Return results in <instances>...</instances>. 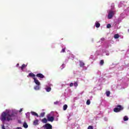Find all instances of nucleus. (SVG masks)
<instances>
[{"mask_svg":"<svg viewBox=\"0 0 129 129\" xmlns=\"http://www.w3.org/2000/svg\"><path fill=\"white\" fill-rule=\"evenodd\" d=\"M18 114V110L16 109H6L3 111L1 115L0 119L3 123L6 121L8 122L14 120Z\"/></svg>","mask_w":129,"mask_h":129,"instance_id":"1","label":"nucleus"},{"mask_svg":"<svg viewBox=\"0 0 129 129\" xmlns=\"http://www.w3.org/2000/svg\"><path fill=\"white\" fill-rule=\"evenodd\" d=\"M108 47H109L108 43H105L103 45L102 51H101V50H97L96 52V55L102 56H104L105 53L106 56H109V51L108 50H106V49H108Z\"/></svg>","mask_w":129,"mask_h":129,"instance_id":"2","label":"nucleus"},{"mask_svg":"<svg viewBox=\"0 0 129 129\" xmlns=\"http://www.w3.org/2000/svg\"><path fill=\"white\" fill-rule=\"evenodd\" d=\"M108 14V19L110 20L113 18V16L115 15V9H114V7L112 6L111 9L107 11Z\"/></svg>","mask_w":129,"mask_h":129,"instance_id":"3","label":"nucleus"},{"mask_svg":"<svg viewBox=\"0 0 129 129\" xmlns=\"http://www.w3.org/2000/svg\"><path fill=\"white\" fill-rule=\"evenodd\" d=\"M110 77H111V76L109 74H104V76L98 80V82L101 83L104 82L106 78H110Z\"/></svg>","mask_w":129,"mask_h":129,"instance_id":"4","label":"nucleus"},{"mask_svg":"<svg viewBox=\"0 0 129 129\" xmlns=\"http://www.w3.org/2000/svg\"><path fill=\"white\" fill-rule=\"evenodd\" d=\"M123 110V107L120 105H118L113 109L114 112H119Z\"/></svg>","mask_w":129,"mask_h":129,"instance_id":"5","label":"nucleus"},{"mask_svg":"<svg viewBox=\"0 0 129 129\" xmlns=\"http://www.w3.org/2000/svg\"><path fill=\"white\" fill-rule=\"evenodd\" d=\"M79 65L81 68H83V70H87V67H85V63L83 60H79Z\"/></svg>","mask_w":129,"mask_h":129,"instance_id":"6","label":"nucleus"},{"mask_svg":"<svg viewBox=\"0 0 129 129\" xmlns=\"http://www.w3.org/2000/svg\"><path fill=\"white\" fill-rule=\"evenodd\" d=\"M51 86H53V85H52V84H51L50 83H49L48 84H47L45 85V89L46 92H50V91H51Z\"/></svg>","mask_w":129,"mask_h":129,"instance_id":"7","label":"nucleus"},{"mask_svg":"<svg viewBox=\"0 0 129 129\" xmlns=\"http://www.w3.org/2000/svg\"><path fill=\"white\" fill-rule=\"evenodd\" d=\"M47 118L48 121H51V122H53V121H54V117L51 116V114H48L47 115Z\"/></svg>","mask_w":129,"mask_h":129,"instance_id":"8","label":"nucleus"},{"mask_svg":"<svg viewBox=\"0 0 129 129\" xmlns=\"http://www.w3.org/2000/svg\"><path fill=\"white\" fill-rule=\"evenodd\" d=\"M34 89L36 91H39V90H41V85H37L34 86Z\"/></svg>","mask_w":129,"mask_h":129,"instance_id":"9","label":"nucleus"},{"mask_svg":"<svg viewBox=\"0 0 129 129\" xmlns=\"http://www.w3.org/2000/svg\"><path fill=\"white\" fill-rule=\"evenodd\" d=\"M125 4H126V2L122 1L120 2L118 5V8H121L122 7H124V6H125Z\"/></svg>","mask_w":129,"mask_h":129,"instance_id":"10","label":"nucleus"},{"mask_svg":"<svg viewBox=\"0 0 129 129\" xmlns=\"http://www.w3.org/2000/svg\"><path fill=\"white\" fill-rule=\"evenodd\" d=\"M27 65L28 64H23L21 67H19V68L21 69V70L22 72H25V71H25L24 69L26 68V67H27Z\"/></svg>","mask_w":129,"mask_h":129,"instance_id":"11","label":"nucleus"},{"mask_svg":"<svg viewBox=\"0 0 129 129\" xmlns=\"http://www.w3.org/2000/svg\"><path fill=\"white\" fill-rule=\"evenodd\" d=\"M45 129H52V125L46 123L44 126Z\"/></svg>","mask_w":129,"mask_h":129,"instance_id":"12","label":"nucleus"},{"mask_svg":"<svg viewBox=\"0 0 129 129\" xmlns=\"http://www.w3.org/2000/svg\"><path fill=\"white\" fill-rule=\"evenodd\" d=\"M34 82L35 83L36 85H41V83L39 81V80L37 79L36 78H33Z\"/></svg>","mask_w":129,"mask_h":129,"instance_id":"13","label":"nucleus"},{"mask_svg":"<svg viewBox=\"0 0 129 129\" xmlns=\"http://www.w3.org/2000/svg\"><path fill=\"white\" fill-rule=\"evenodd\" d=\"M32 77L33 79H34V78H35V77H36V75L35 74H34L33 73H30L29 74L28 76H27V77Z\"/></svg>","mask_w":129,"mask_h":129,"instance_id":"14","label":"nucleus"},{"mask_svg":"<svg viewBox=\"0 0 129 129\" xmlns=\"http://www.w3.org/2000/svg\"><path fill=\"white\" fill-rule=\"evenodd\" d=\"M39 124V120L35 119L33 121V125H38Z\"/></svg>","mask_w":129,"mask_h":129,"instance_id":"15","label":"nucleus"},{"mask_svg":"<svg viewBox=\"0 0 129 129\" xmlns=\"http://www.w3.org/2000/svg\"><path fill=\"white\" fill-rule=\"evenodd\" d=\"M36 77H39V78H44V77H45V76L42 74H37L36 75Z\"/></svg>","mask_w":129,"mask_h":129,"instance_id":"16","label":"nucleus"},{"mask_svg":"<svg viewBox=\"0 0 129 129\" xmlns=\"http://www.w3.org/2000/svg\"><path fill=\"white\" fill-rule=\"evenodd\" d=\"M95 26L96 28H99L100 27V23L98 21H96L95 23Z\"/></svg>","mask_w":129,"mask_h":129,"instance_id":"17","label":"nucleus"},{"mask_svg":"<svg viewBox=\"0 0 129 129\" xmlns=\"http://www.w3.org/2000/svg\"><path fill=\"white\" fill-rule=\"evenodd\" d=\"M31 113L32 115H34V116H37V117H39V115H38V113H36L35 112L31 111Z\"/></svg>","mask_w":129,"mask_h":129,"instance_id":"18","label":"nucleus"},{"mask_svg":"<svg viewBox=\"0 0 129 129\" xmlns=\"http://www.w3.org/2000/svg\"><path fill=\"white\" fill-rule=\"evenodd\" d=\"M41 121L43 122V123H47V122H48V119H47L46 118H44L42 119Z\"/></svg>","mask_w":129,"mask_h":129,"instance_id":"19","label":"nucleus"},{"mask_svg":"<svg viewBox=\"0 0 129 129\" xmlns=\"http://www.w3.org/2000/svg\"><path fill=\"white\" fill-rule=\"evenodd\" d=\"M28 126H29L28 125L27 122H25L23 123V127H24V128H28Z\"/></svg>","mask_w":129,"mask_h":129,"instance_id":"20","label":"nucleus"},{"mask_svg":"<svg viewBox=\"0 0 129 129\" xmlns=\"http://www.w3.org/2000/svg\"><path fill=\"white\" fill-rule=\"evenodd\" d=\"M74 55L72 54H70V56L68 57L69 59H71L72 60H73L74 59Z\"/></svg>","mask_w":129,"mask_h":129,"instance_id":"21","label":"nucleus"},{"mask_svg":"<svg viewBox=\"0 0 129 129\" xmlns=\"http://www.w3.org/2000/svg\"><path fill=\"white\" fill-rule=\"evenodd\" d=\"M67 108H68V105H67V104H65L63 106V110H67Z\"/></svg>","mask_w":129,"mask_h":129,"instance_id":"22","label":"nucleus"},{"mask_svg":"<svg viewBox=\"0 0 129 129\" xmlns=\"http://www.w3.org/2000/svg\"><path fill=\"white\" fill-rule=\"evenodd\" d=\"M99 64H100V66H102V65H103V64H104V60H103L102 59L100 61Z\"/></svg>","mask_w":129,"mask_h":129,"instance_id":"23","label":"nucleus"},{"mask_svg":"<svg viewBox=\"0 0 129 129\" xmlns=\"http://www.w3.org/2000/svg\"><path fill=\"white\" fill-rule=\"evenodd\" d=\"M25 114L26 118H30V112H28Z\"/></svg>","mask_w":129,"mask_h":129,"instance_id":"24","label":"nucleus"},{"mask_svg":"<svg viewBox=\"0 0 129 129\" xmlns=\"http://www.w3.org/2000/svg\"><path fill=\"white\" fill-rule=\"evenodd\" d=\"M123 120L124 121H126L127 120H128V117H127V116H124L123 117Z\"/></svg>","mask_w":129,"mask_h":129,"instance_id":"25","label":"nucleus"},{"mask_svg":"<svg viewBox=\"0 0 129 129\" xmlns=\"http://www.w3.org/2000/svg\"><path fill=\"white\" fill-rule=\"evenodd\" d=\"M74 86H75V88H77V86H78V83L77 82H75L74 83Z\"/></svg>","mask_w":129,"mask_h":129,"instance_id":"26","label":"nucleus"},{"mask_svg":"<svg viewBox=\"0 0 129 129\" xmlns=\"http://www.w3.org/2000/svg\"><path fill=\"white\" fill-rule=\"evenodd\" d=\"M45 116V112L41 113L40 115L38 117H44Z\"/></svg>","mask_w":129,"mask_h":129,"instance_id":"27","label":"nucleus"},{"mask_svg":"<svg viewBox=\"0 0 129 129\" xmlns=\"http://www.w3.org/2000/svg\"><path fill=\"white\" fill-rule=\"evenodd\" d=\"M114 39H118V38H119V35H118V34H115L114 35Z\"/></svg>","mask_w":129,"mask_h":129,"instance_id":"28","label":"nucleus"},{"mask_svg":"<svg viewBox=\"0 0 129 129\" xmlns=\"http://www.w3.org/2000/svg\"><path fill=\"white\" fill-rule=\"evenodd\" d=\"M106 95L108 97V96H109V95H110V92L109 91H106Z\"/></svg>","mask_w":129,"mask_h":129,"instance_id":"29","label":"nucleus"},{"mask_svg":"<svg viewBox=\"0 0 129 129\" xmlns=\"http://www.w3.org/2000/svg\"><path fill=\"white\" fill-rule=\"evenodd\" d=\"M103 41H104V38H101L100 41L97 42V44H99L100 42L102 43Z\"/></svg>","mask_w":129,"mask_h":129,"instance_id":"30","label":"nucleus"},{"mask_svg":"<svg viewBox=\"0 0 129 129\" xmlns=\"http://www.w3.org/2000/svg\"><path fill=\"white\" fill-rule=\"evenodd\" d=\"M66 66V65H65V64L63 63L61 66L60 67L61 69H64V68H65V67Z\"/></svg>","mask_w":129,"mask_h":129,"instance_id":"31","label":"nucleus"},{"mask_svg":"<svg viewBox=\"0 0 129 129\" xmlns=\"http://www.w3.org/2000/svg\"><path fill=\"white\" fill-rule=\"evenodd\" d=\"M90 100H87V102H86V104L87 105H89V104H90Z\"/></svg>","mask_w":129,"mask_h":129,"instance_id":"32","label":"nucleus"},{"mask_svg":"<svg viewBox=\"0 0 129 129\" xmlns=\"http://www.w3.org/2000/svg\"><path fill=\"white\" fill-rule=\"evenodd\" d=\"M111 28V25L110 24H107V29H110Z\"/></svg>","mask_w":129,"mask_h":129,"instance_id":"33","label":"nucleus"},{"mask_svg":"<svg viewBox=\"0 0 129 129\" xmlns=\"http://www.w3.org/2000/svg\"><path fill=\"white\" fill-rule=\"evenodd\" d=\"M90 59H92V60H95L93 55H91L90 57Z\"/></svg>","mask_w":129,"mask_h":129,"instance_id":"34","label":"nucleus"},{"mask_svg":"<svg viewBox=\"0 0 129 129\" xmlns=\"http://www.w3.org/2000/svg\"><path fill=\"white\" fill-rule=\"evenodd\" d=\"M101 113V112H98V113H97V112H95L96 115H99V114H100Z\"/></svg>","mask_w":129,"mask_h":129,"instance_id":"35","label":"nucleus"},{"mask_svg":"<svg viewBox=\"0 0 129 129\" xmlns=\"http://www.w3.org/2000/svg\"><path fill=\"white\" fill-rule=\"evenodd\" d=\"M59 104L58 101L54 102V104H55V105H57V104Z\"/></svg>","mask_w":129,"mask_h":129,"instance_id":"36","label":"nucleus"},{"mask_svg":"<svg viewBox=\"0 0 129 129\" xmlns=\"http://www.w3.org/2000/svg\"><path fill=\"white\" fill-rule=\"evenodd\" d=\"M64 52H65V48H62L61 51V53H64Z\"/></svg>","mask_w":129,"mask_h":129,"instance_id":"37","label":"nucleus"},{"mask_svg":"<svg viewBox=\"0 0 129 129\" xmlns=\"http://www.w3.org/2000/svg\"><path fill=\"white\" fill-rule=\"evenodd\" d=\"M95 120H97L98 119H99V117L98 116L95 117Z\"/></svg>","mask_w":129,"mask_h":129,"instance_id":"38","label":"nucleus"},{"mask_svg":"<svg viewBox=\"0 0 129 129\" xmlns=\"http://www.w3.org/2000/svg\"><path fill=\"white\" fill-rule=\"evenodd\" d=\"M88 129H93V127L92 126H89Z\"/></svg>","mask_w":129,"mask_h":129,"instance_id":"39","label":"nucleus"},{"mask_svg":"<svg viewBox=\"0 0 129 129\" xmlns=\"http://www.w3.org/2000/svg\"><path fill=\"white\" fill-rule=\"evenodd\" d=\"M107 117H105L104 118V120L105 121H107Z\"/></svg>","mask_w":129,"mask_h":129,"instance_id":"40","label":"nucleus"},{"mask_svg":"<svg viewBox=\"0 0 129 129\" xmlns=\"http://www.w3.org/2000/svg\"><path fill=\"white\" fill-rule=\"evenodd\" d=\"M14 129H23L21 127H17L16 128H14Z\"/></svg>","mask_w":129,"mask_h":129,"instance_id":"41","label":"nucleus"},{"mask_svg":"<svg viewBox=\"0 0 129 129\" xmlns=\"http://www.w3.org/2000/svg\"><path fill=\"white\" fill-rule=\"evenodd\" d=\"M2 129H6V128L5 127V125H4V124L2 125Z\"/></svg>","mask_w":129,"mask_h":129,"instance_id":"42","label":"nucleus"},{"mask_svg":"<svg viewBox=\"0 0 129 129\" xmlns=\"http://www.w3.org/2000/svg\"><path fill=\"white\" fill-rule=\"evenodd\" d=\"M73 85H74L73 83H71V84H70V87H72V86H73Z\"/></svg>","mask_w":129,"mask_h":129,"instance_id":"43","label":"nucleus"},{"mask_svg":"<svg viewBox=\"0 0 129 129\" xmlns=\"http://www.w3.org/2000/svg\"><path fill=\"white\" fill-rule=\"evenodd\" d=\"M97 73V74H98V75H100V74H101L100 71H98Z\"/></svg>","mask_w":129,"mask_h":129,"instance_id":"44","label":"nucleus"},{"mask_svg":"<svg viewBox=\"0 0 129 129\" xmlns=\"http://www.w3.org/2000/svg\"><path fill=\"white\" fill-rule=\"evenodd\" d=\"M22 111H23V108L20 109L19 112H22Z\"/></svg>","mask_w":129,"mask_h":129,"instance_id":"45","label":"nucleus"},{"mask_svg":"<svg viewBox=\"0 0 129 129\" xmlns=\"http://www.w3.org/2000/svg\"><path fill=\"white\" fill-rule=\"evenodd\" d=\"M67 62H68V59H66L65 62H66V63H67Z\"/></svg>","mask_w":129,"mask_h":129,"instance_id":"46","label":"nucleus"},{"mask_svg":"<svg viewBox=\"0 0 129 129\" xmlns=\"http://www.w3.org/2000/svg\"><path fill=\"white\" fill-rule=\"evenodd\" d=\"M19 63H17V64H16V67H19Z\"/></svg>","mask_w":129,"mask_h":129,"instance_id":"47","label":"nucleus"},{"mask_svg":"<svg viewBox=\"0 0 129 129\" xmlns=\"http://www.w3.org/2000/svg\"><path fill=\"white\" fill-rule=\"evenodd\" d=\"M123 78H122V80H121V81H122V80H123Z\"/></svg>","mask_w":129,"mask_h":129,"instance_id":"48","label":"nucleus"},{"mask_svg":"<svg viewBox=\"0 0 129 129\" xmlns=\"http://www.w3.org/2000/svg\"><path fill=\"white\" fill-rule=\"evenodd\" d=\"M56 121H58V118L56 119Z\"/></svg>","mask_w":129,"mask_h":129,"instance_id":"49","label":"nucleus"},{"mask_svg":"<svg viewBox=\"0 0 129 129\" xmlns=\"http://www.w3.org/2000/svg\"><path fill=\"white\" fill-rule=\"evenodd\" d=\"M128 52H129V49H128Z\"/></svg>","mask_w":129,"mask_h":129,"instance_id":"50","label":"nucleus"},{"mask_svg":"<svg viewBox=\"0 0 129 129\" xmlns=\"http://www.w3.org/2000/svg\"><path fill=\"white\" fill-rule=\"evenodd\" d=\"M128 32H129V29L128 30Z\"/></svg>","mask_w":129,"mask_h":129,"instance_id":"51","label":"nucleus"},{"mask_svg":"<svg viewBox=\"0 0 129 129\" xmlns=\"http://www.w3.org/2000/svg\"><path fill=\"white\" fill-rule=\"evenodd\" d=\"M117 88H118V86H117Z\"/></svg>","mask_w":129,"mask_h":129,"instance_id":"52","label":"nucleus"}]
</instances>
